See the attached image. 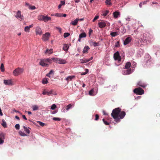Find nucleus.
<instances>
[{
    "label": "nucleus",
    "instance_id": "f03ea898",
    "mask_svg": "<svg viewBox=\"0 0 160 160\" xmlns=\"http://www.w3.org/2000/svg\"><path fill=\"white\" fill-rule=\"evenodd\" d=\"M52 59L50 58L41 59L40 60L39 64L42 67H48L52 62Z\"/></svg>",
    "mask_w": 160,
    "mask_h": 160
},
{
    "label": "nucleus",
    "instance_id": "13d9d810",
    "mask_svg": "<svg viewBox=\"0 0 160 160\" xmlns=\"http://www.w3.org/2000/svg\"><path fill=\"white\" fill-rule=\"evenodd\" d=\"M147 1H144V2H141V6L142 4L144 5V4H146L147 3Z\"/></svg>",
    "mask_w": 160,
    "mask_h": 160
},
{
    "label": "nucleus",
    "instance_id": "a19ab883",
    "mask_svg": "<svg viewBox=\"0 0 160 160\" xmlns=\"http://www.w3.org/2000/svg\"><path fill=\"white\" fill-rule=\"evenodd\" d=\"M2 125L4 127V128H6L7 127V124L6 122L4 121V120H3L2 121Z\"/></svg>",
    "mask_w": 160,
    "mask_h": 160
},
{
    "label": "nucleus",
    "instance_id": "aec40b11",
    "mask_svg": "<svg viewBox=\"0 0 160 160\" xmlns=\"http://www.w3.org/2000/svg\"><path fill=\"white\" fill-rule=\"evenodd\" d=\"M53 49H47L45 52V53L46 54L50 55L53 53Z\"/></svg>",
    "mask_w": 160,
    "mask_h": 160
},
{
    "label": "nucleus",
    "instance_id": "6ab92c4d",
    "mask_svg": "<svg viewBox=\"0 0 160 160\" xmlns=\"http://www.w3.org/2000/svg\"><path fill=\"white\" fill-rule=\"evenodd\" d=\"M120 12L118 11H115L113 12V16L115 18H117L120 16Z\"/></svg>",
    "mask_w": 160,
    "mask_h": 160
},
{
    "label": "nucleus",
    "instance_id": "338daca9",
    "mask_svg": "<svg viewBox=\"0 0 160 160\" xmlns=\"http://www.w3.org/2000/svg\"><path fill=\"white\" fill-rule=\"evenodd\" d=\"M46 76L49 77H51L50 74L49 73H48L46 75Z\"/></svg>",
    "mask_w": 160,
    "mask_h": 160
},
{
    "label": "nucleus",
    "instance_id": "3c124183",
    "mask_svg": "<svg viewBox=\"0 0 160 160\" xmlns=\"http://www.w3.org/2000/svg\"><path fill=\"white\" fill-rule=\"evenodd\" d=\"M99 18V16H95L93 20H92V22H94L96 20L98 19Z\"/></svg>",
    "mask_w": 160,
    "mask_h": 160
},
{
    "label": "nucleus",
    "instance_id": "7ed1b4c3",
    "mask_svg": "<svg viewBox=\"0 0 160 160\" xmlns=\"http://www.w3.org/2000/svg\"><path fill=\"white\" fill-rule=\"evenodd\" d=\"M153 38V36H152L150 33L146 32L144 33L143 35V37H142V41L144 42H147V41L149 39V38Z\"/></svg>",
    "mask_w": 160,
    "mask_h": 160
},
{
    "label": "nucleus",
    "instance_id": "20e7f679",
    "mask_svg": "<svg viewBox=\"0 0 160 160\" xmlns=\"http://www.w3.org/2000/svg\"><path fill=\"white\" fill-rule=\"evenodd\" d=\"M52 59L54 62L59 64H65L67 63V61L65 59L53 58H52Z\"/></svg>",
    "mask_w": 160,
    "mask_h": 160
},
{
    "label": "nucleus",
    "instance_id": "0eeeda50",
    "mask_svg": "<svg viewBox=\"0 0 160 160\" xmlns=\"http://www.w3.org/2000/svg\"><path fill=\"white\" fill-rule=\"evenodd\" d=\"M113 58L115 60H117L118 62H120L121 61V58L120 56L119 52L118 51L116 52L113 55Z\"/></svg>",
    "mask_w": 160,
    "mask_h": 160
},
{
    "label": "nucleus",
    "instance_id": "864d4df0",
    "mask_svg": "<svg viewBox=\"0 0 160 160\" xmlns=\"http://www.w3.org/2000/svg\"><path fill=\"white\" fill-rule=\"evenodd\" d=\"M95 120L96 121L98 120L99 119V116L98 114H96L95 115Z\"/></svg>",
    "mask_w": 160,
    "mask_h": 160
},
{
    "label": "nucleus",
    "instance_id": "9b49d317",
    "mask_svg": "<svg viewBox=\"0 0 160 160\" xmlns=\"http://www.w3.org/2000/svg\"><path fill=\"white\" fill-rule=\"evenodd\" d=\"M3 83L6 85H13V82L12 79H4L3 80Z\"/></svg>",
    "mask_w": 160,
    "mask_h": 160
},
{
    "label": "nucleus",
    "instance_id": "37998d69",
    "mask_svg": "<svg viewBox=\"0 0 160 160\" xmlns=\"http://www.w3.org/2000/svg\"><path fill=\"white\" fill-rule=\"evenodd\" d=\"M70 34L69 33L66 32L64 33L63 37L64 38H66L69 36Z\"/></svg>",
    "mask_w": 160,
    "mask_h": 160
},
{
    "label": "nucleus",
    "instance_id": "052dcab7",
    "mask_svg": "<svg viewBox=\"0 0 160 160\" xmlns=\"http://www.w3.org/2000/svg\"><path fill=\"white\" fill-rule=\"evenodd\" d=\"M50 74H53V71L52 70H51L50 72H49Z\"/></svg>",
    "mask_w": 160,
    "mask_h": 160
},
{
    "label": "nucleus",
    "instance_id": "473e14b6",
    "mask_svg": "<svg viewBox=\"0 0 160 160\" xmlns=\"http://www.w3.org/2000/svg\"><path fill=\"white\" fill-rule=\"evenodd\" d=\"M42 82L43 84H47L48 82V80L47 78H44L42 80Z\"/></svg>",
    "mask_w": 160,
    "mask_h": 160
},
{
    "label": "nucleus",
    "instance_id": "bb28decb",
    "mask_svg": "<svg viewBox=\"0 0 160 160\" xmlns=\"http://www.w3.org/2000/svg\"><path fill=\"white\" fill-rule=\"evenodd\" d=\"M131 66V63L130 62H127L125 65V68L130 69L129 68Z\"/></svg>",
    "mask_w": 160,
    "mask_h": 160
},
{
    "label": "nucleus",
    "instance_id": "a211bd4d",
    "mask_svg": "<svg viewBox=\"0 0 160 160\" xmlns=\"http://www.w3.org/2000/svg\"><path fill=\"white\" fill-rule=\"evenodd\" d=\"M131 40V38L130 37H128L127 38L124 42L123 44L124 45H126L128 44Z\"/></svg>",
    "mask_w": 160,
    "mask_h": 160
},
{
    "label": "nucleus",
    "instance_id": "49530a36",
    "mask_svg": "<svg viewBox=\"0 0 160 160\" xmlns=\"http://www.w3.org/2000/svg\"><path fill=\"white\" fill-rule=\"evenodd\" d=\"M72 107V105L71 104H69L67 106L66 110L68 111Z\"/></svg>",
    "mask_w": 160,
    "mask_h": 160
},
{
    "label": "nucleus",
    "instance_id": "5fc2aeb1",
    "mask_svg": "<svg viewBox=\"0 0 160 160\" xmlns=\"http://www.w3.org/2000/svg\"><path fill=\"white\" fill-rule=\"evenodd\" d=\"M35 8H36L34 6H30V8L31 9H32V10L35 9Z\"/></svg>",
    "mask_w": 160,
    "mask_h": 160
},
{
    "label": "nucleus",
    "instance_id": "c85d7f7f",
    "mask_svg": "<svg viewBox=\"0 0 160 160\" xmlns=\"http://www.w3.org/2000/svg\"><path fill=\"white\" fill-rule=\"evenodd\" d=\"M94 89H91V90H90L89 91V95L91 96H94L97 93H94Z\"/></svg>",
    "mask_w": 160,
    "mask_h": 160
},
{
    "label": "nucleus",
    "instance_id": "4c0bfd02",
    "mask_svg": "<svg viewBox=\"0 0 160 160\" xmlns=\"http://www.w3.org/2000/svg\"><path fill=\"white\" fill-rule=\"evenodd\" d=\"M105 3L106 5H112V3L111 0H106Z\"/></svg>",
    "mask_w": 160,
    "mask_h": 160
},
{
    "label": "nucleus",
    "instance_id": "ea45409f",
    "mask_svg": "<svg viewBox=\"0 0 160 160\" xmlns=\"http://www.w3.org/2000/svg\"><path fill=\"white\" fill-rule=\"evenodd\" d=\"M0 69H1V70L2 72H3L4 71L5 69H4L3 64L2 63L1 64V65Z\"/></svg>",
    "mask_w": 160,
    "mask_h": 160
},
{
    "label": "nucleus",
    "instance_id": "774afa93",
    "mask_svg": "<svg viewBox=\"0 0 160 160\" xmlns=\"http://www.w3.org/2000/svg\"><path fill=\"white\" fill-rule=\"evenodd\" d=\"M85 73H86V74H87L88 72V69H85Z\"/></svg>",
    "mask_w": 160,
    "mask_h": 160
},
{
    "label": "nucleus",
    "instance_id": "5701e85b",
    "mask_svg": "<svg viewBox=\"0 0 160 160\" xmlns=\"http://www.w3.org/2000/svg\"><path fill=\"white\" fill-rule=\"evenodd\" d=\"M78 22V18H76L74 20L70 22V24L73 26H75L77 25Z\"/></svg>",
    "mask_w": 160,
    "mask_h": 160
},
{
    "label": "nucleus",
    "instance_id": "a18cd8bd",
    "mask_svg": "<svg viewBox=\"0 0 160 160\" xmlns=\"http://www.w3.org/2000/svg\"><path fill=\"white\" fill-rule=\"evenodd\" d=\"M109 13V11L108 10H106L105 12H103L102 15L104 16H106Z\"/></svg>",
    "mask_w": 160,
    "mask_h": 160
},
{
    "label": "nucleus",
    "instance_id": "de8ad7c7",
    "mask_svg": "<svg viewBox=\"0 0 160 160\" xmlns=\"http://www.w3.org/2000/svg\"><path fill=\"white\" fill-rule=\"evenodd\" d=\"M102 121L104 122V123L106 125H108L110 124V123L108 122L107 121H105L104 119H102Z\"/></svg>",
    "mask_w": 160,
    "mask_h": 160
},
{
    "label": "nucleus",
    "instance_id": "bf43d9fd",
    "mask_svg": "<svg viewBox=\"0 0 160 160\" xmlns=\"http://www.w3.org/2000/svg\"><path fill=\"white\" fill-rule=\"evenodd\" d=\"M22 118H23L26 120H27V118H26L25 116L24 115H22Z\"/></svg>",
    "mask_w": 160,
    "mask_h": 160
},
{
    "label": "nucleus",
    "instance_id": "f704fd0d",
    "mask_svg": "<svg viewBox=\"0 0 160 160\" xmlns=\"http://www.w3.org/2000/svg\"><path fill=\"white\" fill-rule=\"evenodd\" d=\"M19 133L20 134V135L22 136H27V134H25L24 132H23L22 131H19Z\"/></svg>",
    "mask_w": 160,
    "mask_h": 160
},
{
    "label": "nucleus",
    "instance_id": "f8f14e48",
    "mask_svg": "<svg viewBox=\"0 0 160 160\" xmlns=\"http://www.w3.org/2000/svg\"><path fill=\"white\" fill-rule=\"evenodd\" d=\"M35 32L37 35H41L42 33L41 28L38 26L36 28Z\"/></svg>",
    "mask_w": 160,
    "mask_h": 160
},
{
    "label": "nucleus",
    "instance_id": "58836bf2",
    "mask_svg": "<svg viewBox=\"0 0 160 160\" xmlns=\"http://www.w3.org/2000/svg\"><path fill=\"white\" fill-rule=\"evenodd\" d=\"M37 122L42 127L44 126L45 125V123L40 121H37Z\"/></svg>",
    "mask_w": 160,
    "mask_h": 160
},
{
    "label": "nucleus",
    "instance_id": "0e129e2a",
    "mask_svg": "<svg viewBox=\"0 0 160 160\" xmlns=\"http://www.w3.org/2000/svg\"><path fill=\"white\" fill-rule=\"evenodd\" d=\"M130 18L129 17H128L126 18V20L127 21H130Z\"/></svg>",
    "mask_w": 160,
    "mask_h": 160
},
{
    "label": "nucleus",
    "instance_id": "423d86ee",
    "mask_svg": "<svg viewBox=\"0 0 160 160\" xmlns=\"http://www.w3.org/2000/svg\"><path fill=\"white\" fill-rule=\"evenodd\" d=\"M42 94L43 95H45L47 94L48 96H50L52 95H57V94L56 91H54L53 90H51L49 91H47L46 90H44L42 92Z\"/></svg>",
    "mask_w": 160,
    "mask_h": 160
},
{
    "label": "nucleus",
    "instance_id": "4468645a",
    "mask_svg": "<svg viewBox=\"0 0 160 160\" xmlns=\"http://www.w3.org/2000/svg\"><path fill=\"white\" fill-rule=\"evenodd\" d=\"M5 139V135L3 133L0 134V144H2L4 142Z\"/></svg>",
    "mask_w": 160,
    "mask_h": 160
},
{
    "label": "nucleus",
    "instance_id": "4be33fe9",
    "mask_svg": "<svg viewBox=\"0 0 160 160\" xmlns=\"http://www.w3.org/2000/svg\"><path fill=\"white\" fill-rule=\"evenodd\" d=\"M133 92L137 95H140V88L139 87L133 90Z\"/></svg>",
    "mask_w": 160,
    "mask_h": 160
},
{
    "label": "nucleus",
    "instance_id": "79ce46f5",
    "mask_svg": "<svg viewBox=\"0 0 160 160\" xmlns=\"http://www.w3.org/2000/svg\"><path fill=\"white\" fill-rule=\"evenodd\" d=\"M92 44L94 47H96L98 45V43L96 42H92Z\"/></svg>",
    "mask_w": 160,
    "mask_h": 160
},
{
    "label": "nucleus",
    "instance_id": "f257e3e1",
    "mask_svg": "<svg viewBox=\"0 0 160 160\" xmlns=\"http://www.w3.org/2000/svg\"><path fill=\"white\" fill-rule=\"evenodd\" d=\"M121 109L119 108H115L112 110L111 114L114 121L117 122H120V120L123 119L126 115L124 111H121Z\"/></svg>",
    "mask_w": 160,
    "mask_h": 160
},
{
    "label": "nucleus",
    "instance_id": "6e6d98bb",
    "mask_svg": "<svg viewBox=\"0 0 160 160\" xmlns=\"http://www.w3.org/2000/svg\"><path fill=\"white\" fill-rule=\"evenodd\" d=\"M92 30L91 29H90L89 30V31L88 32V34H89V36H90L91 34L92 33Z\"/></svg>",
    "mask_w": 160,
    "mask_h": 160
},
{
    "label": "nucleus",
    "instance_id": "ddd939ff",
    "mask_svg": "<svg viewBox=\"0 0 160 160\" xmlns=\"http://www.w3.org/2000/svg\"><path fill=\"white\" fill-rule=\"evenodd\" d=\"M145 60L147 63L150 62L152 61V59L148 53L146 54V57H145Z\"/></svg>",
    "mask_w": 160,
    "mask_h": 160
},
{
    "label": "nucleus",
    "instance_id": "4d7b16f0",
    "mask_svg": "<svg viewBox=\"0 0 160 160\" xmlns=\"http://www.w3.org/2000/svg\"><path fill=\"white\" fill-rule=\"evenodd\" d=\"M144 91L141 88V95H142L144 93Z\"/></svg>",
    "mask_w": 160,
    "mask_h": 160
},
{
    "label": "nucleus",
    "instance_id": "680f3d73",
    "mask_svg": "<svg viewBox=\"0 0 160 160\" xmlns=\"http://www.w3.org/2000/svg\"><path fill=\"white\" fill-rule=\"evenodd\" d=\"M0 115L1 116H2L3 115V113L2 112V110L0 108Z\"/></svg>",
    "mask_w": 160,
    "mask_h": 160
},
{
    "label": "nucleus",
    "instance_id": "7c9ffc66",
    "mask_svg": "<svg viewBox=\"0 0 160 160\" xmlns=\"http://www.w3.org/2000/svg\"><path fill=\"white\" fill-rule=\"evenodd\" d=\"M81 63H84L89 62V60H88V59H81L80 60Z\"/></svg>",
    "mask_w": 160,
    "mask_h": 160
},
{
    "label": "nucleus",
    "instance_id": "09e8293b",
    "mask_svg": "<svg viewBox=\"0 0 160 160\" xmlns=\"http://www.w3.org/2000/svg\"><path fill=\"white\" fill-rule=\"evenodd\" d=\"M53 120L55 121H60L61 120V119L59 118L54 117L52 118Z\"/></svg>",
    "mask_w": 160,
    "mask_h": 160
},
{
    "label": "nucleus",
    "instance_id": "b1692460",
    "mask_svg": "<svg viewBox=\"0 0 160 160\" xmlns=\"http://www.w3.org/2000/svg\"><path fill=\"white\" fill-rule=\"evenodd\" d=\"M89 49L90 48L88 46H87L84 47L82 52L83 53H87Z\"/></svg>",
    "mask_w": 160,
    "mask_h": 160
},
{
    "label": "nucleus",
    "instance_id": "69168bd1",
    "mask_svg": "<svg viewBox=\"0 0 160 160\" xmlns=\"http://www.w3.org/2000/svg\"><path fill=\"white\" fill-rule=\"evenodd\" d=\"M62 15V17H66L67 16V15L65 14L61 13Z\"/></svg>",
    "mask_w": 160,
    "mask_h": 160
},
{
    "label": "nucleus",
    "instance_id": "1a4fd4ad",
    "mask_svg": "<svg viewBox=\"0 0 160 160\" xmlns=\"http://www.w3.org/2000/svg\"><path fill=\"white\" fill-rule=\"evenodd\" d=\"M132 72L131 69L124 68L122 71V73L124 75H127L131 74Z\"/></svg>",
    "mask_w": 160,
    "mask_h": 160
},
{
    "label": "nucleus",
    "instance_id": "e433bc0d",
    "mask_svg": "<svg viewBox=\"0 0 160 160\" xmlns=\"http://www.w3.org/2000/svg\"><path fill=\"white\" fill-rule=\"evenodd\" d=\"M62 14H61V13H55L54 14V16L58 17H62Z\"/></svg>",
    "mask_w": 160,
    "mask_h": 160
},
{
    "label": "nucleus",
    "instance_id": "412c9836",
    "mask_svg": "<svg viewBox=\"0 0 160 160\" xmlns=\"http://www.w3.org/2000/svg\"><path fill=\"white\" fill-rule=\"evenodd\" d=\"M75 76L74 75H71L68 76L66 79L65 80L68 82L72 80V79L74 78Z\"/></svg>",
    "mask_w": 160,
    "mask_h": 160
},
{
    "label": "nucleus",
    "instance_id": "cd10ccee",
    "mask_svg": "<svg viewBox=\"0 0 160 160\" xmlns=\"http://www.w3.org/2000/svg\"><path fill=\"white\" fill-rule=\"evenodd\" d=\"M44 15H39L38 16L37 18L39 21H42L43 19Z\"/></svg>",
    "mask_w": 160,
    "mask_h": 160
},
{
    "label": "nucleus",
    "instance_id": "f3484780",
    "mask_svg": "<svg viewBox=\"0 0 160 160\" xmlns=\"http://www.w3.org/2000/svg\"><path fill=\"white\" fill-rule=\"evenodd\" d=\"M51 17H48V15H44L43 21L44 22H46L49 21H51Z\"/></svg>",
    "mask_w": 160,
    "mask_h": 160
},
{
    "label": "nucleus",
    "instance_id": "9d476101",
    "mask_svg": "<svg viewBox=\"0 0 160 160\" xmlns=\"http://www.w3.org/2000/svg\"><path fill=\"white\" fill-rule=\"evenodd\" d=\"M15 17L20 21L22 20L23 19V16L21 15V11H18L17 12Z\"/></svg>",
    "mask_w": 160,
    "mask_h": 160
},
{
    "label": "nucleus",
    "instance_id": "39448f33",
    "mask_svg": "<svg viewBox=\"0 0 160 160\" xmlns=\"http://www.w3.org/2000/svg\"><path fill=\"white\" fill-rule=\"evenodd\" d=\"M23 72V69L22 68H18L13 70V73L14 76H17L19 75Z\"/></svg>",
    "mask_w": 160,
    "mask_h": 160
},
{
    "label": "nucleus",
    "instance_id": "2eb2a0df",
    "mask_svg": "<svg viewBox=\"0 0 160 160\" xmlns=\"http://www.w3.org/2000/svg\"><path fill=\"white\" fill-rule=\"evenodd\" d=\"M99 27L100 28H102L105 27L106 23L104 21H102L98 23Z\"/></svg>",
    "mask_w": 160,
    "mask_h": 160
},
{
    "label": "nucleus",
    "instance_id": "6e6552de",
    "mask_svg": "<svg viewBox=\"0 0 160 160\" xmlns=\"http://www.w3.org/2000/svg\"><path fill=\"white\" fill-rule=\"evenodd\" d=\"M50 34L48 32H46L44 34H43L42 36V40L44 41H46L49 40Z\"/></svg>",
    "mask_w": 160,
    "mask_h": 160
},
{
    "label": "nucleus",
    "instance_id": "72a5a7b5",
    "mask_svg": "<svg viewBox=\"0 0 160 160\" xmlns=\"http://www.w3.org/2000/svg\"><path fill=\"white\" fill-rule=\"evenodd\" d=\"M118 32H111L110 33V35L112 37H115L116 36H117L118 35Z\"/></svg>",
    "mask_w": 160,
    "mask_h": 160
},
{
    "label": "nucleus",
    "instance_id": "a878e982",
    "mask_svg": "<svg viewBox=\"0 0 160 160\" xmlns=\"http://www.w3.org/2000/svg\"><path fill=\"white\" fill-rule=\"evenodd\" d=\"M69 48V46L67 44H63V50L65 51H67Z\"/></svg>",
    "mask_w": 160,
    "mask_h": 160
},
{
    "label": "nucleus",
    "instance_id": "c9c22d12",
    "mask_svg": "<svg viewBox=\"0 0 160 160\" xmlns=\"http://www.w3.org/2000/svg\"><path fill=\"white\" fill-rule=\"evenodd\" d=\"M38 107L37 105H34L32 106L33 111H36L38 110Z\"/></svg>",
    "mask_w": 160,
    "mask_h": 160
},
{
    "label": "nucleus",
    "instance_id": "dca6fc26",
    "mask_svg": "<svg viewBox=\"0 0 160 160\" xmlns=\"http://www.w3.org/2000/svg\"><path fill=\"white\" fill-rule=\"evenodd\" d=\"M33 26V24H32L31 25L25 27L24 28L25 31L26 32H30V28H32Z\"/></svg>",
    "mask_w": 160,
    "mask_h": 160
},
{
    "label": "nucleus",
    "instance_id": "393cba45",
    "mask_svg": "<svg viewBox=\"0 0 160 160\" xmlns=\"http://www.w3.org/2000/svg\"><path fill=\"white\" fill-rule=\"evenodd\" d=\"M24 131L28 134L30 133V128L29 127H26L25 126H23Z\"/></svg>",
    "mask_w": 160,
    "mask_h": 160
},
{
    "label": "nucleus",
    "instance_id": "603ef678",
    "mask_svg": "<svg viewBox=\"0 0 160 160\" xmlns=\"http://www.w3.org/2000/svg\"><path fill=\"white\" fill-rule=\"evenodd\" d=\"M56 29L58 30L60 33H62V29L59 27H56Z\"/></svg>",
    "mask_w": 160,
    "mask_h": 160
},
{
    "label": "nucleus",
    "instance_id": "e2e57ef3",
    "mask_svg": "<svg viewBox=\"0 0 160 160\" xmlns=\"http://www.w3.org/2000/svg\"><path fill=\"white\" fill-rule=\"evenodd\" d=\"M119 46V42H118L115 45V47H118Z\"/></svg>",
    "mask_w": 160,
    "mask_h": 160
},
{
    "label": "nucleus",
    "instance_id": "c03bdc74",
    "mask_svg": "<svg viewBox=\"0 0 160 160\" xmlns=\"http://www.w3.org/2000/svg\"><path fill=\"white\" fill-rule=\"evenodd\" d=\"M56 105L55 104H54L51 106V109L52 110H54L56 108Z\"/></svg>",
    "mask_w": 160,
    "mask_h": 160
},
{
    "label": "nucleus",
    "instance_id": "c756f323",
    "mask_svg": "<svg viewBox=\"0 0 160 160\" xmlns=\"http://www.w3.org/2000/svg\"><path fill=\"white\" fill-rule=\"evenodd\" d=\"M86 37V34L84 32H82L79 35L80 38H85Z\"/></svg>",
    "mask_w": 160,
    "mask_h": 160
},
{
    "label": "nucleus",
    "instance_id": "2f4dec72",
    "mask_svg": "<svg viewBox=\"0 0 160 160\" xmlns=\"http://www.w3.org/2000/svg\"><path fill=\"white\" fill-rule=\"evenodd\" d=\"M65 4V1H60V3L59 5L58 6V8L59 9H60L62 6V5H64Z\"/></svg>",
    "mask_w": 160,
    "mask_h": 160
},
{
    "label": "nucleus",
    "instance_id": "8fccbe9b",
    "mask_svg": "<svg viewBox=\"0 0 160 160\" xmlns=\"http://www.w3.org/2000/svg\"><path fill=\"white\" fill-rule=\"evenodd\" d=\"M15 128L17 129L18 130L20 128L19 124H16Z\"/></svg>",
    "mask_w": 160,
    "mask_h": 160
}]
</instances>
